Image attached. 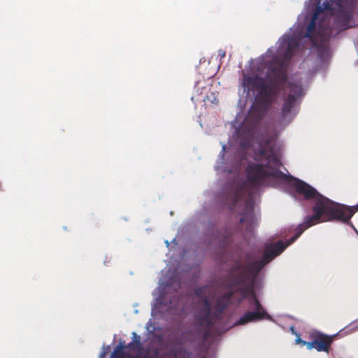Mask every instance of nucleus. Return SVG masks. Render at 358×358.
Masks as SVG:
<instances>
[{
	"label": "nucleus",
	"mask_w": 358,
	"mask_h": 358,
	"mask_svg": "<svg viewBox=\"0 0 358 358\" xmlns=\"http://www.w3.org/2000/svg\"><path fill=\"white\" fill-rule=\"evenodd\" d=\"M299 38L296 36L285 34L278 40L277 55L267 62L268 71L266 77L258 76H244L243 85L245 90H258L252 106V112L261 120L272 104L274 97L287 80L285 64L288 62L299 46Z\"/></svg>",
	"instance_id": "nucleus-1"
},
{
	"label": "nucleus",
	"mask_w": 358,
	"mask_h": 358,
	"mask_svg": "<svg viewBox=\"0 0 358 358\" xmlns=\"http://www.w3.org/2000/svg\"><path fill=\"white\" fill-rule=\"evenodd\" d=\"M274 140V136H263L255 153V159L261 161L265 159V163H251L246 168L248 182L254 188L268 185L271 178L285 176V173L278 169L280 162L270 145Z\"/></svg>",
	"instance_id": "nucleus-2"
},
{
	"label": "nucleus",
	"mask_w": 358,
	"mask_h": 358,
	"mask_svg": "<svg viewBox=\"0 0 358 358\" xmlns=\"http://www.w3.org/2000/svg\"><path fill=\"white\" fill-rule=\"evenodd\" d=\"M287 246L282 241H278L265 248L263 258L261 260L252 262L247 265L241 264L236 265L233 268L231 274L234 284L252 289L262 268L274 257L282 253Z\"/></svg>",
	"instance_id": "nucleus-3"
},
{
	"label": "nucleus",
	"mask_w": 358,
	"mask_h": 358,
	"mask_svg": "<svg viewBox=\"0 0 358 358\" xmlns=\"http://www.w3.org/2000/svg\"><path fill=\"white\" fill-rule=\"evenodd\" d=\"M294 187L296 192L299 194L303 195L305 199H313L314 201V204L313 206V211L314 214L306 216L303 222L298 225L296 228V234L289 239L286 241L285 243L288 246L292 244L308 228L320 222H327L325 220V211L323 208L322 201L319 196V192L308 183L299 179H295Z\"/></svg>",
	"instance_id": "nucleus-4"
},
{
	"label": "nucleus",
	"mask_w": 358,
	"mask_h": 358,
	"mask_svg": "<svg viewBox=\"0 0 358 358\" xmlns=\"http://www.w3.org/2000/svg\"><path fill=\"white\" fill-rule=\"evenodd\" d=\"M319 196L325 211V220L327 221H338L348 223L354 214L358 211V203L349 206L334 202L320 193Z\"/></svg>",
	"instance_id": "nucleus-5"
},
{
	"label": "nucleus",
	"mask_w": 358,
	"mask_h": 358,
	"mask_svg": "<svg viewBox=\"0 0 358 358\" xmlns=\"http://www.w3.org/2000/svg\"><path fill=\"white\" fill-rule=\"evenodd\" d=\"M338 10L335 17V24L340 31L358 26V6L356 0H337Z\"/></svg>",
	"instance_id": "nucleus-6"
},
{
	"label": "nucleus",
	"mask_w": 358,
	"mask_h": 358,
	"mask_svg": "<svg viewBox=\"0 0 358 358\" xmlns=\"http://www.w3.org/2000/svg\"><path fill=\"white\" fill-rule=\"evenodd\" d=\"M324 9H331V4L328 2L324 3V8L318 5L309 23L304 37L308 38L313 45H318L329 40L331 31L329 24H326L325 22L319 23L318 29L316 30V22L319 15L323 12Z\"/></svg>",
	"instance_id": "nucleus-7"
},
{
	"label": "nucleus",
	"mask_w": 358,
	"mask_h": 358,
	"mask_svg": "<svg viewBox=\"0 0 358 358\" xmlns=\"http://www.w3.org/2000/svg\"><path fill=\"white\" fill-rule=\"evenodd\" d=\"M289 93L284 99L281 108L280 122L282 124H289L294 117V106L296 100L303 95L302 86L295 83H289Z\"/></svg>",
	"instance_id": "nucleus-8"
},
{
	"label": "nucleus",
	"mask_w": 358,
	"mask_h": 358,
	"mask_svg": "<svg viewBox=\"0 0 358 358\" xmlns=\"http://www.w3.org/2000/svg\"><path fill=\"white\" fill-rule=\"evenodd\" d=\"M248 301L250 307L254 309V311L245 313L235 323V325H244L248 322H256L263 319L270 320L271 318V315L264 309L255 294H252Z\"/></svg>",
	"instance_id": "nucleus-9"
},
{
	"label": "nucleus",
	"mask_w": 358,
	"mask_h": 358,
	"mask_svg": "<svg viewBox=\"0 0 358 358\" xmlns=\"http://www.w3.org/2000/svg\"><path fill=\"white\" fill-rule=\"evenodd\" d=\"M336 336V335H327L318 331H311L309 334V338L311 341L306 343L307 349H315L317 352L329 353Z\"/></svg>",
	"instance_id": "nucleus-10"
},
{
	"label": "nucleus",
	"mask_w": 358,
	"mask_h": 358,
	"mask_svg": "<svg viewBox=\"0 0 358 358\" xmlns=\"http://www.w3.org/2000/svg\"><path fill=\"white\" fill-rule=\"evenodd\" d=\"M196 319L201 326L212 327L217 320V314L211 312V303L205 296L202 299V306L196 314Z\"/></svg>",
	"instance_id": "nucleus-11"
},
{
	"label": "nucleus",
	"mask_w": 358,
	"mask_h": 358,
	"mask_svg": "<svg viewBox=\"0 0 358 358\" xmlns=\"http://www.w3.org/2000/svg\"><path fill=\"white\" fill-rule=\"evenodd\" d=\"M233 295V292H227L216 301L214 308L216 310L215 314H217V320L221 318L222 313L229 306Z\"/></svg>",
	"instance_id": "nucleus-12"
},
{
	"label": "nucleus",
	"mask_w": 358,
	"mask_h": 358,
	"mask_svg": "<svg viewBox=\"0 0 358 358\" xmlns=\"http://www.w3.org/2000/svg\"><path fill=\"white\" fill-rule=\"evenodd\" d=\"M245 194V187L243 185H233L230 195V203L235 206L243 196Z\"/></svg>",
	"instance_id": "nucleus-13"
},
{
	"label": "nucleus",
	"mask_w": 358,
	"mask_h": 358,
	"mask_svg": "<svg viewBox=\"0 0 358 358\" xmlns=\"http://www.w3.org/2000/svg\"><path fill=\"white\" fill-rule=\"evenodd\" d=\"M127 348V347L122 344L121 343L115 348L113 352L112 353L110 358H123L124 356V350Z\"/></svg>",
	"instance_id": "nucleus-14"
},
{
	"label": "nucleus",
	"mask_w": 358,
	"mask_h": 358,
	"mask_svg": "<svg viewBox=\"0 0 358 358\" xmlns=\"http://www.w3.org/2000/svg\"><path fill=\"white\" fill-rule=\"evenodd\" d=\"M132 342L129 343L127 348H134V345H136L137 348H141L142 345L141 343V337L138 336L135 332H133Z\"/></svg>",
	"instance_id": "nucleus-15"
},
{
	"label": "nucleus",
	"mask_w": 358,
	"mask_h": 358,
	"mask_svg": "<svg viewBox=\"0 0 358 358\" xmlns=\"http://www.w3.org/2000/svg\"><path fill=\"white\" fill-rule=\"evenodd\" d=\"M358 329V327L356 326L355 323H351L349 325L344 327L341 331V334H351Z\"/></svg>",
	"instance_id": "nucleus-16"
},
{
	"label": "nucleus",
	"mask_w": 358,
	"mask_h": 358,
	"mask_svg": "<svg viewBox=\"0 0 358 358\" xmlns=\"http://www.w3.org/2000/svg\"><path fill=\"white\" fill-rule=\"evenodd\" d=\"M247 207H249V213L245 214L243 217H242L241 219H240V223H243L245 220L247 219L248 217H252L253 216V210H252V207L249 206L248 203H247Z\"/></svg>",
	"instance_id": "nucleus-17"
},
{
	"label": "nucleus",
	"mask_w": 358,
	"mask_h": 358,
	"mask_svg": "<svg viewBox=\"0 0 358 358\" xmlns=\"http://www.w3.org/2000/svg\"><path fill=\"white\" fill-rule=\"evenodd\" d=\"M230 242H231L230 237L228 236H224V238L222 240H221L220 244L222 246H227L230 243Z\"/></svg>",
	"instance_id": "nucleus-18"
},
{
	"label": "nucleus",
	"mask_w": 358,
	"mask_h": 358,
	"mask_svg": "<svg viewBox=\"0 0 358 358\" xmlns=\"http://www.w3.org/2000/svg\"><path fill=\"white\" fill-rule=\"evenodd\" d=\"M296 343L298 344H301L303 345H306L307 347L306 343H310V341H303L299 337V336H297V337L296 338Z\"/></svg>",
	"instance_id": "nucleus-19"
},
{
	"label": "nucleus",
	"mask_w": 358,
	"mask_h": 358,
	"mask_svg": "<svg viewBox=\"0 0 358 358\" xmlns=\"http://www.w3.org/2000/svg\"><path fill=\"white\" fill-rule=\"evenodd\" d=\"M226 148H226V145H224L222 146V152H220V154L222 155V157H224V153H225V152H226Z\"/></svg>",
	"instance_id": "nucleus-20"
},
{
	"label": "nucleus",
	"mask_w": 358,
	"mask_h": 358,
	"mask_svg": "<svg viewBox=\"0 0 358 358\" xmlns=\"http://www.w3.org/2000/svg\"><path fill=\"white\" fill-rule=\"evenodd\" d=\"M220 55H221L222 57H225V52L222 51V53H220Z\"/></svg>",
	"instance_id": "nucleus-21"
},
{
	"label": "nucleus",
	"mask_w": 358,
	"mask_h": 358,
	"mask_svg": "<svg viewBox=\"0 0 358 358\" xmlns=\"http://www.w3.org/2000/svg\"><path fill=\"white\" fill-rule=\"evenodd\" d=\"M319 1H320V0H319ZM318 3L320 4V2H318Z\"/></svg>",
	"instance_id": "nucleus-22"
}]
</instances>
